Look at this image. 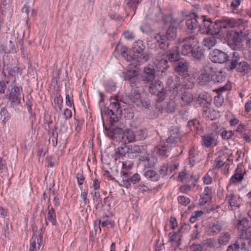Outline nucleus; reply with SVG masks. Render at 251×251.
Segmentation results:
<instances>
[{"label":"nucleus","mask_w":251,"mask_h":251,"mask_svg":"<svg viewBox=\"0 0 251 251\" xmlns=\"http://www.w3.org/2000/svg\"><path fill=\"white\" fill-rule=\"evenodd\" d=\"M181 52L184 55L193 57L200 60L203 56V52L199 46V41L195 35H190L179 41Z\"/></svg>","instance_id":"nucleus-1"},{"label":"nucleus","mask_w":251,"mask_h":251,"mask_svg":"<svg viewBox=\"0 0 251 251\" xmlns=\"http://www.w3.org/2000/svg\"><path fill=\"white\" fill-rule=\"evenodd\" d=\"M154 58L160 66L164 69H167L169 67L168 65V61L174 63V64L180 59L178 47L175 46L166 52L164 50H158L157 49L156 53L154 54Z\"/></svg>","instance_id":"nucleus-2"},{"label":"nucleus","mask_w":251,"mask_h":251,"mask_svg":"<svg viewBox=\"0 0 251 251\" xmlns=\"http://www.w3.org/2000/svg\"><path fill=\"white\" fill-rule=\"evenodd\" d=\"M226 68L228 70L235 69L244 74L248 73L251 69V65L243 60V57L238 51H234L230 54Z\"/></svg>","instance_id":"nucleus-3"},{"label":"nucleus","mask_w":251,"mask_h":251,"mask_svg":"<svg viewBox=\"0 0 251 251\" xmlns=\"http://www.w3.org/2000/svg\"><path fill=\"white\" fill-rule=\"evenodd\" d=\"M132 50L134 56L127 57V60L131 61L132 59H136L139 62H145L148 61L151 57V54L146 51V46L141 40L135 41L133 45Z\"/></svg>","instance_id":"nucleus-4"},{"label":"nucleus","mask_w":251,"mask_h":251,"mask_svg":"<svg viewBox=\"0 0 251 251\" xmlns=\"http://www.w3.org/2000/svg\"><path fill=\"white\" fill-rule=\"evenodd\" d=\"M202 21L199 24V30L203 34L217 35L219 32V30H216L214 28L216 24H213L210 20H206L204 16H201Z\"/></svg>","instance_id":"nucleus-5"},{"label":"nucleus","mask_w":251,"mask_h":251,"mask_svg":"<svg viewBox=\"0 0 251 251\" xmlns=\"http://www.w3.org/2000/svg\"><path fill=\"white\" fill-rule=\"evenodd\" d=\"M105 133L109 138L117 141L124 138V132L122 128L114 125H112L109 128L105 127Z\"/></svg>","instance_id":"nucleus-6"},{"label":"nucleus","mask_w":251,"mask_h":251,"mask_svg":"<svg viewBox=\"0 0 251 251\" xmlns=\"http://www.w3.org/2000/svg\"><path fill=\"white\" fill-rule=\"evenodd\" d=\"M213 66L210 64L204 66L201 70V74L197 80L201 85L207 84L211 80Z\"/></svg>","instance_id":"nucleus-7"},{"label":"nucleus","mask_w":251,"mask_h":251,"mask_svg":"<svg viewBox=\"0 0 251 251\" xmlns=\"http://www.w3.org/2000/svg\"><path fill=\"white\" fill-rule=\"evenodd\" d=\"M156 70L152 65H149L146 66L141 74L142 80L145 83L156 79Z\"/></svg>","instance_id":"nucleus-8"},{"label":"nucleus","mask_w":251,"mask_h":251,"mask_svg":"<svg viewBox=\"0 0 251 251\" xmlns=\"http://www.w3.org/2000/svg\"><path fill=\"white\" fill-rule=\"evenodd\" d=\"M9 100L13 106L21 103L22 100L24 101L22 89L17 86H14L10 94Z\"/></svg>","instance_id":"nucleus-9"},{"label":"nucleus","mask_w":251,"mask_h":251,"mask_svg":"<svg viewBox=\"0 0 251 251\" xmlns=\"http://www.w3.org/2000/svg\"><path fill=\"white\" fill-rule=\"evenodd\" d=\"M229 56L226 52L215 49L210 53V58L215 63H224L228 62Z\"/></svg>","instance_id":"nucleus-10"},{"label":"nucleus","mask_w":251,"mask_h":251,"mask_svg":"<svg viewBox=\"0 0 251 251\" xmlns=\"http://www.w3.org/2000/svg\"><path fill=\"white\" fill-rule=\"evenodd\" d=\"M174 68L176 73L178 75H184L188 73L189 68V62L182 59H180L174 64Z\"/></svg>","instance_id":"nucleus-11"},{"label":"nucleus","mask_w":251,"mask_h":251,"mask_svg":"<svg viewBox=\"0 0 251 251\" xmlns=\"http://www.w3.org/2000/svg\"><path fill=\"white\" fill-rule=\"evenodd\" d=\"M155 40L157 43V47H155V53L156 50H167L170 45V40L167 38V36L160 33L157 34L154 37Z\"/></svg>","instance_id":"nucleus-12"},{"label":"nucleus","mask_w":251,"mask_h":251,"mask_svg":"<svg viewBox=\"0 0 251 251\" xmlns=\"http://www.w3.org/2000/svg\"><path fill=\"white\" fill-rule=\"evenodd\" d=\"M149 85V92L152 95H156L164 90L162 83L157 79L146 83Z\"/></svg>","instance_id":"nucleus-13"},{"label":"nucleus","mask_w":251,"mask_h":251,"mask_svg":"<svg viewBox=\"0 0 251 251\" xmlns=\"http://www.w3.org/2000/svg\"><path fill=\"white\" fill-rule=\"evenodd\" d=\"M167 84L169 91L177 92V88L180 86L179 77L176 75L172 74L168 77Z\"/></svg>","instance_id":"nucleus-14"},{"label":"nucleus","mask_w":251,"mask_h":251,"mask_svg":"<svg viewBox=\"0 0 251 251\" xmlns=\"http://www.w3.org/2000/svg\"><path fill=\"white\" fill-rule=\"evenodd\" d=\"M237 226L241 232H244L245 236L249 240L251 238V227L248 226V221L245 219L239 220Z\"/></svg>","instance_id":"nucleus-15"},{"label":"nucleus","mask_w":251,"mask_h":251,"mask_svg":"<svg viewBox=\"0 0 251 251\" xmlns=\"http://www.w3.org/2000/svg\"><path fill=\"white\" fill-rule=\"evenodd\" d=\"M234 243L240 251L246 249L250 245V241L245 236L244 232H241Z\"/></svg>","instance_id":"nucleus-16"},{"label":"nucleus","mask_w":251,"mask_h":251,"mask_svg":"<svg viewBox=\"0 0 251 251\" xmlns=\"http://www.w3.org/2000/svg\"><path fill=\"white\" fill-rule=\"evenodd\" d=\"M194 17L186 20V26L188 29L192 30L199 26V24L202 21V17H199L197 14L194 13Z\"/></svg>","instance_id":"nucleus-17"},{"label":"nucleus","mask_w":251,"mask_h":251,"mask_svg":"<svg viewBox=\"0 0 251 251\" xmlns=\"http://www.w3.org/2000/svg\"><path fill=\"white\" fill-rule=\"evenodd\" d=\"M225 72L222 71H216L213 68L212 71L211 80L215 83H223L226 81V77Z\"/></svg>","instance_id":"nucleus-18"},{"label":"nucleus","mask_w":251,"mask_h":251,"mask_svg":"<svg viewBox=\"0 0 251 251\" xmlns=\"http://www.w3.org/2000/svg\"><path fill=\"white\" fill-rule=\"evenodd\" d=\"M217 140L209 134L203 135L202 137V145L206 148L216 146Z\"/></svg>","instance_id":"nucleus-19"},{"label":"nucleus","mask_w":251,"mask_h":251,"mask_svg":"<svg viewBox=\"0 0 251 251\" xmlns=\"http://www.w3.org/2000/svg\"><path fill=\"white\" fill-rule=\"evenodd\" d=\"M239 25L238 22L234 19H224L220 24L221 28H234Z\"/></svg>","instance_id":"nucleus-20"},{"label":"nucleus","mask_w":251,"mask_h":251,"mask_svg":"<svg viewBox=\"0 0 251 251\" xmlns=\"http://www.w3.org/2000/svg\"><path fill=\"white\" fill-rule=\"evenodd\" d=\"M129 147V158L132 159L139 155L144 150L143 146L139 145H131Z\"/></svg>","instance_id":"nucleus-21"},{"label":"nucleus","mask_w":251,"mask_h":251,"mask_svg":"<svg viewBox=\"0 0 251 251\" xmlns=\"http://www.w3.org/2000/svg\"><path fill=\"white\" fill-rule=\"evenodd\" d=\"M230 88V85L226 84L224 86L221 87L219 89L216 90L218 93L217 96L214 98V103L217 106H221L224 102V98L221 96V94L219 93V91L228 90Z\"/></svg>","instance_id":"nucleus-22"},{"label":"nucleus","mask_w":251,"mask_h":251,"mask_svg":"<svg viewBox=\"0 0 251 251\" xmlns=\"http://www.w3.org/2000/svg\"><path fill=\"white\" fill-rule=\"evenodd\" d=\"M126 155L129 158V147L124 146L117 149L116 151V159H122L126 157Z\"/></svg>","instance_id":"nucleus-23"},{"label":"nucleus","mask_w":251,"mask_h":251,"mask_svg":"<svg viewBox=\"0 0 251 251\" xmlns=\"http://www.w3.org/2000/svg\"><path fill=\"white\" fill-rule=\"evenodd\" d=\"M246 172L242 173V169L239 166L237 168L235 174L231 176L230 178V182L233 183H236L237 182H241L244 177V174Z\"/></svg>","instance_id":"nucleus-24"},{"label":"nucleus","mask_w":251,"mask_h":251,"mask_svg":"<svg viewBox=\"0 0 251 251\" xmlns=\"http://www.w3.org/2000/svg\"><path fill=\"white\" fill-rule=\"evenodd\" d=\"M129 98L130 102H132L136 104L137 106H140L143 103L141 98L140 93L137 91H134L131 93L130 96H127Z\"/></svg>","instance_id":"nucleus-25"},{"label":"nucleus","mask_w":251,"mask_h":251,"mask_svg":"<svg viewBox=\"0 0 251 251\" xmlns=\"http://www.w3.org/2000/svg\"><path fill=\"white\" fill-rule=\"evenodd\" d=\"M220 32L217 34L212 35L211 36L205 38L203 40V44L204 46H207L210 49L211 47L214 46L217 44V38H219Z\"/></svg>","instance_id":"nucleus-26"},{"label":"nucleus","mask_w":251,"mask_h":251,"mask_svg":"<svg viewBox=\"0 0 251 251\" xmlns=\"http://www.w3.org/2000/svg\"><path fill=\"white\" fill-rule=\"evenodd\" d=\"M226 200L232 210H236V208H239L240 203L238 202L236 197L234 195L229 194L227 195L226 197Z\"/></svg>","instance_id":"nucleus-27"},{"label":"nucleus","mask_w":251,"mask_h":251,"mask_svg":"<svg viewBox=\"0 0 251 251\" xmlns=\"http://www.w3.org/2000/svg\"><path fill=\"white\" fill-rule=\"evenodd\" d=\"M179 133L178 131V129L177 128H175L172 129L170 131V135L166 139L167 143H175L177 142V141L179 140Z\"/></svg>","instance_id":"nucleus-28"},{"label":"nucleus","mask_w":251,"mask_h":251,"mask_svg":"<svg viewBox=\"0 0 251 251\" xmlns=\"http://www.w3.org/2000/svg\"><path fill=\"white\" fill-rule=\"evenodd\" d=\"M157 153L160 156L166 158L170 155V147L167 146L160 145L156 148Z\"/></svg>","instance_id":"nucleus-29"},{"label":"nucleus","mask_w":251,"mask_h":251,"mask_svg":"<svg viewBox=\"0 0 251 251\" xmlns=\"http://www.w3.org/2000/svg\"><path fill=\"white\" fill-rule=\"evenodd\" d=\"M134 131L135 142L143 141L147 137V130L145 128L136 129Z\"/></svg>","instance_id":"nucleus-30"},{"label":"nucleus","mask_w":251,"mask_h":251,"mask_svg":"<svg viewBox=\"0 0 251 251\" xmlns=\"http://www.w3.org/2000/svg\"><path fill=\"white\" fill-rule=\"evenodd\" d=\"M121 176L119 179L118 182L121 186H124L126 188L129 187V175L128 173L126 171H122Z\"/></svg>","instance_id":"nucleus-31"},{"label":"nucleus","mask_w":251,"mask_h":251,"mask_svg":"<svg viewBox=\"0 0 251 251\" xmlns=\"http://www.w3.org/2000/svg\"><path fill=\"white\" fill-rule=\"evenodd\" d=\"M177 26L170 25L166 32V36L170 40H174L176 37Z\"/></svg>","instance_id":"nucleus-32"},{"label":"nucleus","mask_w":251,"mask_h":251,"mask_svg":"<svg viewBox=\"0 0 251 251\" xmlns=\"http://www.w3.org/2000/svg\"><path fill=\"white\" fill-rule=\"evenodd\" d=\"M15 47L11 41H10L8 44L5 46L1 45L0 46V52L4 53H9L10 52L15 51Z\"/></svg>","instance_id":"nucleus-33"},{"label":"nucleus","mask_w":251,"mask_h":251,"mask_svg":"<svg viewBox=\"0 0 251 251\" xmlns=\"http://www.w3.org/2000/svg\"><path fill=\"white\" fill-rule=\"evenodd\" d=\"M230 239V234L227 232H224L219 237L218 242L220 245H226L229 242Z\"/></svg>","instance_id":"nucleus-34"},{"label":"nucleus","mask_w":251,"mask_h":251,"mask_svg":"<svg viewBox=\"0 0 251 251\" xmlns=\"http://www.w3.org/2000/svg\"><path fill=\"white\" fill-rule=\"evenodd\" d=\"M247 34L242 30L235 31L232 37V40L239 42H243L246 38Z\"/></svg>","instance_id":"nucleus-35"},{"label":"nucleus","mask_w":251,"mask_h":251,"mask_svg":"<svg viewBox=\"0 0 251 251\" xmlns=\"http://www.w3.org/2000/svg\"><path fill=\"white\" fill-rule=\"evenodd\" d=\"M145 176L150 180L156 181L159 180V176L153 170H150L145 173Z\"/></svg>","instance_id":"nucleus-36"},{"label":"nucleus","mask_w":251,"mask_h":251,"mask_svg":"<svg viewBox=\"0 0 251 251\" xmlns=\"http://www.w3.org/2000/svg\"><path fill=\"white\" fill-rule=\"evenodd\" d=\"M110 103V107L112 108L111 110H113L117 114H121L122 109L118 100L114 99Z\"/></svg>","instance_id":"nucleus-37"},{"label":"nucleus","mask_w":251,"mask_h":251,"mask_svg":"<svg viewBox=\"0 0 251 251\" xmlns=\"http://www.w3.org/2000/svg\"><path fill=\"white\" fill-rule=\"evenodd\" d=\"M49 211L48 213V220L52 224V225H55L56 223V215L55 211L53 207L50 209V206L48 207Z\"/></svg>","instance_id":"nucleus-38"},{"label":"nucleus","mask_w":251,"mask_h":251,"mask_svg":"<svg viewBox=\"0 0 251 251\" xmlns=\"http://www.w3.org/2000/svg\"><path fill=\"white\" fill-rule=\"evenodd\" d=\"M176 107V104L175 100H170L166 102L165 110L167 113H172L175 111Z\"/></svg>","instance_id":"nucleus-39"},{"label":"nucleus","mask_w":251,"mask_h":251,"mask_svg":"<svg viewBox=\"0 0 251 251\" xmlns=\"http://www.w3.org/2000/svg\"><path fill=\"white\" fill-rule=\"evenodd\" d=\"M228 45L229 47L234 50L238 51L240 50L243 48V45L242 42H238L235 41H229L228 42Z\"/></svg>","instance_id":"nucleus-40"},{"label":"nucleus","mask_w":251,"mask_h":251,"mask_svg":"<svg viewBox=\"0 0 251 251\" xmlns=\"http://www.w3.org/2000/svg\"><path fill=\"white\" fill-rule=\"evenodd\" d=\"M181 100L183 102V105L189 104L192 101L193 98L191 94L185 92L182 94Z\"/></svg>","instance_id":"nucleus-41"},{"label":"nucleus","mask_w":251,"mask_h":251,"mask_svg":"<svg viewBox=\"0 0 251 251\" xmlns=\"http://www.w3.org/2000/svg\"><path fill=\"white\" fill-rule=\"evenodd\" d=\"M126 136L129 143L135 142V131L131 129H127L124 132V137Z\"/></svg>","instance_id":"nucleus-42"},{"label":"nucleus","mask_w":251,"mask_h":251,"mask_svg":"<svg viewBox=\"0 0 251 251\" xmlns=\"http://www.w3.org/2000/svg\"><path fill=\"white\" fill-rule=\"evenodd\" d=\"M100 223L101 226L103 227L109 225L111 227H113L115 225L114 221L111 219H109L107 216L102 217V221L100 220Z\"/></svg>","instance_id":"nucleus-43"},{"label":"nucleus","mask_w":251,"mask_h":251,"mask_svg":"<svg viewBox=\"0 0 251 251\" xmlns=\"http://www.w3.org/2000/svg\"><path fill=\"white\" fill-rule=\"evenodd\" d=\"M212 198L211 194L203 193L200 199V204L203 205L210 201Z\"/></svg>","instance_id":"nucleus-44"},{"label":"nucleus","mask_w":251,"mask_h":251,"mask_svg":"<svg viewBox=\"0 0 251 251\" xmlns=\"http://www.w3.org/2000/svg\"><path fill=\"white\" fill-rule=\"evenodd\" d=\"M170 241L173 242H176V245L178 246V243H177L180 240L181 235L179 233L174 232L170 233Z\"/></svg>","instance_id":"nucleus-45"},{"label":"nucleus","mask_w":251,"mask_h":251,"mask_svg":"<svg viewBox=\"0 0 251 251\" xmlns=\"http://www.w3.org/2000/svg\"><path fill=\"white\" fill-rule=\"evenodd\" d=\"M211 231L214 234L219 233L222 229V226L220 223L217 222L216 223L213 224L210 226Z\"/></svg>","instance_id":"nucleus-46"},{"label":"nucleus","mask_w":251,"mask_h":251,"mask_svg":"<svg viewBox=\"0 0 251 251\" xmlns=\"http://www.w3.org/2000/svg\"><path fill=\"white\" fill-rule=\"evenodd\" d=\"M21 73L22 69L17 66L11 68L9 71V74L12 76H16L18 74H21Z\"/></svg>","instance_id":"nucleus-47"},{"label":"nucleus","mask_w":251,"mask_h":251,"mask_svg":"<svg viewBox=\"0 0 251 251\" xmlns=\"http://www.w3.org/2000/svg\"><path fill=\"white\" fill-rule=\"evenodd\" d=\"M54 102L55 108H57L58 107L59 109L61 111L62 105L63 104V99L60 95H59L58 96L54 99Z\"/></svg>","instance_id":"nucleus-48"},{"label":"nucleus","mask_w":251,"mask_h":251,"mask_svg":"<svg viewBox=\"0 0 251 251\" xmlns=\"http://www.w3.org/2000/svg\"><path fill=\"white\" fill-rule=\"evenodd\" d=\"M128 49L125 46H121L119 43L116 48L115 51H120L123 57H125V54L127 53Z\"/></svg>","instance_id":"nucleus-49"},{"label":"nucleus","mask_w":251,"mask_h":251,"mask_svg":"<svg viewBox=\"0 0 251 251\" xmlns=\"http://www.w3.org/2000/svg\"><path fill=\"white\" fill-rule=\"evenodd\" d=\"M123 168L126 169H130L133 165V162L131 160H125V158L121 159Z\"/></svg>","instance_id":"nucleus-50"},{"label":"nucleus","mask_w":251,"mask_h":251,"mask_svg":"<svg viewBox=\"0 0 251 251\" xmlns=\"http://www.w3.org/2000/svg\"><path fill=\"white\" fill-rule=\"evenodd\" d=\"M140 180V177L139 175L138 174H135L132 176L129 177L128 181H129V187L130 186V183H133L135 184L136 183L138 182Z\"/></svg>","instance_id":"nucleus-51"},{"label":"nucleus","mask_w":251,"mask_h":251,"mask_svg":"<svg viewBox=\"0 0 251 251\" xmlns=\"http://www.w3.org/2000/svg\"><path fill=\"white\" fill-rule=\"evenodd\" d=\"M106 113L110 116L111 122L115 123L118 121V117L113 110H107Z\"/></svg>","instance_id":"nucleus-52"},{"label":"nucleus","mask_w":251,"mask_h":251,"mask_svg":"<svg viewBox=\"0 0 251 251\" xmlns=\"http://www.w3.org/2000/svg\"><path fill=\"white\" fill-rule=\"evenodd\" d=\"M36 236H35L34 233L30 243V247L29 251H35L36 245Z\"/></svg>","instance_id":"nucleus-53"},{"label":"nucleus","mask_w":251,"mask_h":251,"mask_svg":"<svg viewBox=\"0 0 251 251\" xmlns=\"http://www.w3.org/2000/svg\"><path fill=\"white\" fill-rule=\"evenodd\" d=\"M136 72L135 71L133 70L132 71V76H131L129 78V80L130 81L131 85L132 87L135 86L137 87L136 81L137 80V78L136 77Z\"/></svg>","instance_id":"nucleus-54"},{"label":"nucleus","mask_w":251,"mask_h":251,"mask_svg":"<svg viewBox=\"0 0 251 251\" xmlns=\"http://www.w3.org/2000/svg\"><path fill=\"white\" fill-rule=\"evenodd\" d=\"M187 251H202V248L199 244L193 245L187 249Z\"/></svg>","instance_id":"nucleus-55"},{"label":"nucleus","mask_w":251,"mask_h":251,"mask_svg":"<svg viewBox=\"0 0 251 251\" xmlns=\"http://www.w3.org/2000/svg\"><path fill=\"white\" fill-rule=\"evenodd\" d=\"M179 202L184 205H187L190 203V200L189 198L184 196H179L178 198Z\"/></svg>","instance_id":"nucleus-56"},{"label":"nucleus","mask_w":251,"mask_h":251,"mask_svg":"<svg viewBox=\"0 0 251 251\" xmlns=\"http://www.w3.org/2000/svg\"><path fill=\"white\" fill-rule=\"evenodd\" d=\"M178 178L180 179V180L182 182L186 181L187 182V180L189 179V177L188 175H187L185 172L183 171L179 173Z\"/></svg>","instance_id":"nucleus-57"},{"label":"nucleus","mask_w":251,"mask_h":251,"mask_svg":"<svg viewBox=\"0 0 251 251\" xmlns=\"http://www.w3.org/2000/svg\"><path fill=\"white\" fill-rule=\"evenodd\" d=\"M142 102L143 103L140 106H138L139 107H144L147 109H150L151 107V102L150 100H149L142 99Z\"/></svg>","instance_id":"nucleus-58"},{"label":"nucleus","mask_w":251,"mask_h":251,"mask_svg":"<svg viewBox=\"0 0 251 251\" xmlns=\"http://www.w3.org/2000/svg\"><path fill=\"white\" fill-rule=\"evenodd\" d=\"M209 99V98H208L206 95L201 94L199 96L197 100L199 102V104L200 105L201 103L204 102V101H206Z\"/></svg>","instance_id":"nucleus-59"},{"label":"nucleus","mask_w":251,"mask_h":251,"mask_svg":"<svg viewBox=\"0 0 251 251\" xmlns=\"http://www.w3.org/2000/svg\"><path fill=\"white\" fill-rule=\"evenodd\" d=\"M200 122L199 120L197 119H194L191 121H189L188 123V126L190 127H192V126L196 127L197 128H198V126L199 125Z\"/></svg>","instance_id":"nucleus-60"},{"label":"nucleus","mask_w":251,"mask_h":251,"mask_svg":"<svg viewBox=\"0 0 251 251\" xmlns=\"http://www.w3.org/2000/svg\"><path fill=\"white\" fill-rule=\"evenodd\" d=\"M222 129H223V128H221L220 127H219L218 125L217 124L215 123L212 125V130L218 134H221V132L222 131Z\"/></svg>","instance_id":"nucleus-61"},{"label":"nucleus","mask_w":251,"mask_h":251,"mask_svg":"<svg viewBox=\"0 0 251 251\" xmlns=\"http://www.w3.org/2000/svg\"><path fill=\"white\" fill-rule=\"evenodd\" d=\"M169 169L168 164H164L161 167L160 170V174L162 175H165Z\"/></svg>","instance_id":"nucleus-62"},{"label":"nucleus","mask_w":251,"mask_h":251,"mask_svg":"<svg viewBox=\"0 0 251 251\" xmlns=\"http://www.w3.org/2000/svg\"><path fill=\"white\" fill-rule=\"evenodd\" d=\"M77 179L78 183L79 185H81L83 183V181L85 179V177L81 173H78L77 174Z\"/></svg>","instance_id":"nucleus-63"},{"label":"nucleus","mask_w":251,"mask_h":251,"mask_svg":"<svg viewBox=\"0 0 251 251\" xmlns=\"http://www.w3.org/2000/svg\"><path fill=\"white\" fill-rule=\"evenodd\" d=\"M226 251H240V250L234 243L228 247Z\"/></svg>","instance_id":"nucleus-64"}]
</instances>
